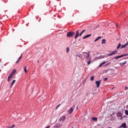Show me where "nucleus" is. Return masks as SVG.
<instances>
[{"mask_svg": "<svg viewBox=\"0 0 128 128\" xmlns=\"http://www.w3.org/2000/svg\"><path fill=\"white\" fill-rule=\"evenodd\" d=\"M67 38H72L74 36V32H70L67 33Z\"/></svg>", "mask_w": 128, "mask_h": 128, "instance_id": "obj_1", "label": "nucleus"}, {"mask_svg": "<svg viewBox=\"0 0 128 128\" xmlns=\"http://www.w3.org/2000/svg\"><path fill=\"white\" fill-rule=\"evenodd\" d=\"M116 116L118 117L119 120H122V115L120 112H118L116 114Z\"/></svg>", "mask_w": 128, "mask_h": 128, "instance_id": "obj_2", "label": "nucleus"}, {"mask_svg": "<svg viewBox=\"0 0 128 128\" xmlns=\"http://www.w3.org/2000/svg\"><path fill=\"white\" fill-rule=\"evenodd\" d=\"M128 56V54H125L117 56L115 57V60H118V58H122L123 56Z\"/></svg>", "mask_w": 128, "mask_h": 128, "instance_id": "obj_3", "label": "nucleus"}, {"mask_svg": "<svg viewBox=\"0 0 128 128\" xmlns=\"http://www.w3.org/2000/svg\"><path fill=\"white\" fill-rule=\"evenodd\" d=\"M66 116H60L59 118V122H64V120H66Z\"/></svg>", "mask_w": 128, "mask_h": 128, "instance_id": "obj_4", "label": "nucleus"}, {"mask_svg": "<svg viewBox=\"0 0 128 128\" xmlns=\"http://www.w3.org/2000/svg\"><path fill=\"white\" fill-rule=\"evenodd\" d=\"M12 78H14V75H12V74H10L8 78V82H10L12 80Z\"/></svg>", "mask_w": 128, "mask_h": 128, "instance_id": "obj_5", "label": "nucleus"}, {"mask_svg": "<svg viewBox=\"0 0 128 128\" xmlns=\"http://www.w3.org/2000/svg\"><path fill=\"white\" fill-rule=\"evenodd\" d=\"M118 54V51L116 50H115L113 52H112L111 53L108 54V56H114V54Z\"/></svg>", "mask_w": 128, "mask_h": 128, "instance_id": "obj_6", "label": "nucleus"}, {"mask_svg": "<svg viewBox=\"0 0 128 128\" xmlns=\"http://www.w3.org/2000/svg\"><path fill=\"white\" fill-rule=\"evenodd\" d=\"M72 112H74V108L72 107L68 111V114H72Z\"/></svg>", "mask_w": 128, "mask_h": 128, "instance_id": "obj_7", "label": "nucleus"}, {"mask_svg": "<svg viewBox=\"0 0 128 128\" xmlns=\"http://www.w3.org/2000/svg\"><path fill=\"white\" fill-rule=\"evenodd\" d=\"M100 80L99 81H96V88H100Z\"/></svg>", "mask_w": 128, "mask_h": 128, "instance_id": "obj_8", "label": "nucleus"}, {"mask_svg": "<svg viewBox=\"0 0 128 128\" xmlns=\"http://www.w3.org/2000/svg\"><path fill=\"white\" fill-rule=\"evenodd\" d=\"M78 32H80V30H77L76 34V36H74V38H78V36H80V33Z\"/></svg>", "mask_w": 128, "mask_h": 128, "instance_id": "obj_9", "label": "nucleus"}, {"mask_svg": "<svg viewBox=\"0 0 128 128\" xmlns=\"http://www.w3.org/2000/svg\"><path fill=\"white\" fill-rule=\"evenodd\" d=\"M120 128H126V123H124L122 124L120 126Z\"/></svg>", "mask_w": 128, "mask_h": 128, "instance_id": "obj_10", "label": "nucleus"}, {"mask_svg": "<svg viewBox=\"0 0 128 128\" xmlns=\"http://www.w3.org/2000/svg\"><path fill=\"white\" fill-rule=\"evenodd\" d=\"M14 82H16V80H13L10 84V88H12V86H14Z\"/></svg>", "mask_w": 128, "mask_h": 128, "instance_id": "obj_11", "label": "nucleus"}, {"mask_svg": "<svg viewBox=\"0 0 128 128\" xmlns=\"http://www.w3.org/2000/svg\"><path fill=\"white\" fill-rule=\"evenodd\" d=\"M92 36V34H88V35H86V36H84L83 37V40H84L86 38H90V36Z\"/></svg>", "mask_w": 128, "mask_h": 128, "instance_id": "obj_12", "label": "nucleus"}, {"mask_svg": "<svg viewBox=\"0 0 128 128\" xmlns=\"http://www.w3.org/2000/svg\"><path fill=\"white\" fill-rule=\"evenodd\" d=\"M126 64V61L124 62H120L119 63V64L121 66H124Z\"/></svg>", "mask_w": 128, "mask_h": 128, "instance_id": "obj_13", "label": "nucleus"}, {"mask_svg": "<svg viewBox=\"0 0 128 128\" xmlns=\"http://www.w3.org/2000/svg\"><path fill=\"white\" fill-rule=\"evenodd\" d=\"M16 69H14L12 71V72L10 74L14 76V74H16Z\"/></svg>", "mask_w": 128, "mask_h": 128, "instance_id": "obj_14", "label": "nucleus"}, {"mask_svg": "<svg viewBox=\"0 0 128 128\" xmlns=\"http://www.w3.org/2000/svg\"><path fill=\"white\" fill-rule=\"evenodd\" d=\"M128 46V42H127L125 44L122 45L121 48H126V46Z\"/></svg>", "mask_w": 128, "mask_h": 128, "instance_id": "obj_15", "label": "nucleus"}, {"mask_svg": "<svg viewBox=\"0 0 128 128\" xmlns=\"http://www.w3.org/2000/svg\"><path fill=\"white\" fill-rule=\"evenodd\" d=\"M92 120H94V122H98V118H97L92 117Z\"/></svg>", "mask_w": 128, "mask_h": 128, "instance_id": "obj_16", "label": "nucleus"}, {"mask_svg": "<svg viewBox=\"0 0 128 128\" xmlns=\"http://www.w3.org/2000/svg\"><path fill=\"white\" fill-rule=\"evenodd\" d=\"M61 126H62V124H57L54 126V128H60Z\"/></svg>", "mask_w": 128, "mask_h": 128, "instance_id": "obj_17", "label": "nucleus"}, {"mask_svg": "<svg viewBox=\"0 0 128 128\" xmlns=\"http://www.w3.org/2000/svg\"><path fill=\"white\" fill-rule=\"evenodd\" d=\"M24 70L25 74H26V72H28V70H26V66H24Z\"/></svg>", "mask_w": 128, "mask_h": 128, "instance_id": "obj_18", "label": "nucleus"}, {"mask_svg": "<svg viewBox=\"0 0 128 128\" xmlns=\"http://www.w3.org/2000/svg\"><path fill=\"white\" fill-rule=\"evenodd\" d=\"M106 64V62H102V63H101L99 66L98 68H100V66H102L103 64Z\"/></svg>", "mask_w": 128, "mask_h": 128, "instance_id": "obj_19", "label": "nucleus"}, {"mask_svg": "<svg viewBox=\"0 0 128 128\" xmlns=\"http://www.w3.org/2000/svg\"><path fill=\"white\" fill-rule=\"evenodd\" d=\"M86 32V30H84L83 31H82L80 34V36H82V34H84V32Z\"/></svg>", "mask_w": 128, "mask_h": 128, "instance_id": "obj_20", "label": "nucleus"}, {"mask_svg": "<svg viewBox=\"0 0 128 128\" xmlns=\"http://www.w3.org/2000/svg\"><path fill=\"white\" fill-rule=\"evenodd\" d=\"M106 40L105 39H103L102 40V44H106Z\"/></svg>", "mask_w": 128, "mask_h": 128, "instance_id": "obj_21", "label": "nucleus"}, {"mask_svg": "<svg viewBox=\"0 0 128 128\" xmlns=\"http://www.w3.org/2000/svg\"><path fill=\"white\" fill-rule=\"evenodd\" d=\"M91 62H92V58H90L89 61L88 62V65L90 64Z\"/></svg>", "mask_w": 128, "mask_h": 128, "instance_id": "obj_22", "label": "nucleus"}, {"mask_svg": "<svg viewBox=\"0 0 128 128\" xmlns=\"http://www.w3.org/2000/svg\"><path fill=\"white\" fill-rule=\"evenodd\" d=\"M85 54H87V56L86 57V58H90V52H85Z\"/></svg>", "mask_w": 128, "mask_h": 128, "instance_id": "obj_23", "label": "nucleus"}, {"mask_svg": "<svg viewBox=\"0 0 128 128\" xmlns=\"http://www.w3.org/2000/svg\"><path fill=\"white\" fill-rule=\"evenodd\" d=\"M90 80L91 82H92L94 80V76H92L91 78H90Z\"/></svg>", "mask_w": 128, "mask_h": 128, "instance_id": "obj_24", "label": "nucleus"}, {"mask_svg": "<svg viewBox=\"0 0 128 128\" xmlns=\"http://www.w3.org/2000/svg\"><path fill=\"white\" fill-rule=\"evenodd\" d=\"M100 38H102V37L100 36L98 37L96 40H94V42H98V40Z\"/></svg>", "mask_w": 128, "mask_h": 128, "instance_id": "obj_25", "label": "nucleus"}, {"mask_svg": "<svg viewBox=\"0 0 128 128\" xmlns=\"http://www.w3.org/2000/svg\"><path fill=\"white\" fill-rule=\"evenodd\" d=\"M125 114L126 116H128V110H125Z\"/></svg>", "mask_w": 128, "mask_h": 128, "instance_id": "obj_26", "label": "nucleus"}, {"mask_svg": "<svg viewBox=\"0 0 128 128\" xmlns=\"http://www.w3.org/2000/svg\"><path fill=\"white\" fill-rule=\"evenodd\" d=\"M66 52H70V48H66Z\"/></svg>", "mask_w": 128, "mask_h": 128, "instance_id": "obj_27", "label": "nucleus"}, {"mask_svg": "<svg viewBox=\"0 0 128 128\" xmlns=\"http://www.w3.org/2000/svg\"><path fill=\"white\" fill-rule=\"evenodd\" d=\"M22 54H21V56H20V57L19 58L18 60H22Z\"/></svg>", "mask_w": 128, "mask_h": 128, "instance_id": "obj_28", "label": "nucleus"}, {"mask_svg": "<svg viewBox=\"0 0 128 128\" xmlns=\"http://www.w3.org/2000/svg\"><path fill=\"white\" fill-rule=\"evenodd\" d=\"M20 62V59H18V60L16 62V64H19Z\"/></svg>", "mask_w": 128, "mask_h": 128, "instance_id": "obj_29", "label": "nucleus"}, {"mask_svg": "<svg viewBox=\"0 0 128 128\" xmlns=\"http://www.w3.org/2000/svg\"><path fill=\"white\" fill-rule=\"evenodd\" d=\"M120 43L118 44V46H117V50H118L120 48Z\"/></svg>", "mask_w": 128, "mask_h": 128, "instance_id": "obj_30", "label": "nucleus"}, {"mask_svg": "<svg viewBox=\"0 0 128 128\" xmlns=\"http://www.w3.org/2000/svg\"><path fill=\"white\" fill-rule=\"evenodd\" d=\"M103 80H104V82H106V80H108V78H104Z\"/></svg>", "mask_w": 128, "mask_h": 128, "instance_id": "obj_31", "label": "nucleus"}, {"mask_svg": "<svg viewBox=\"0 0 128 128\" xmlns=\"http://www.w3.org/2000/svg\"><path fill=\"white\" fill-rule=\"evenodd\" d=\"M60 106V104H59L57 108H58V106Z\"/></svg>", "mask_w": 128, "mask_h": 128, "instance_id": "obj_32", "label": "nucleus"}, {"mask_svg": "<svg viewBox=\"0 0 128 128\" xmlns=\"http://www.w3.org/2000/svg\"><path fill=\"white\" fill-rule=\"evenodd\" d=\"M126 90H128V87L125 88Z\"/></svg>", "mask_w": 128, "mask_h": 128, "instance_id": "obj_33", "label": "nucleus"}, {"mask_svg": "<svg viewBox=\"0 0 128 128\" xmlns=\"http://www.w3.org/2000/svg\"><path fill=\"white\" fill-rule=\"evenodd\" d=\"M38 62H40V61H38Z\"/></svg>", "mask_w": 128, "mask_h": 128, "instance_id": "obj_34", "label": "nucleus"}, {"mask_svg": "<svg viewBox=\"0 0 128 128\" xmlns=\"http://www.w3.org/2000/svg\"><path fill=\"white\" fill-rule=\"evenodd\" d=\"M116 26H118V24L116 25Z\"/></svg>", "mask_w": 128, "mask_h": 128, "instance_id": "obj_35", "label": "nucleus"}, {"mask_svg": "<svg viewBox=\"0 0 128 128\" xmlns=\"http://www.w3.org/2000/svg\"><path fill=\"white\" fill-rule=\"evenodd\" d=\"M108 64H107L106 66H108Z\"/></svg>", "mask_w": 128, "mask_h": 128, "instance_id": "obj_36", "label": "nucleus"}, {"mask_svg": "<svg viewBox=\"0 0 128 128\" xmlns=\"http://www.w3.org/2000/svg\"><path fill=\"white\" fill-rule=\"evenodd\" d=\"M109 128H112L111 127Z\"/></svg>", "mask_w": 128, "mask_h": 128, "instance_id": "obj_37", "label": "nucleus"}]
</instances>
